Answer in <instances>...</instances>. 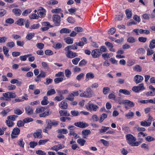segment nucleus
Wrapping results in <instances>:
<instances>
[{
    "instance_id": "nucleus-60",
    "label": "nucleus",
    "mask_w": 155,
    "mask_h": 155,
    "mask_svg": "<svg viewBox=\"0 0 155 155\" xmlns=\"http://www.w3.org/2000/svg\"><path fill=\"white\" fill-rule=\"evenodd\" d=\"M33 119L31 118L27 117L24 119L23 120V121L25 123H27L32 121H33Z\"/></svg>"
},
{
    "instance_id": "nucleus-3",
    "label": "nucleus",
    "mask_w": 155,
    "mask_h": 155,
    "mask_svg": "<svg viewBox=\"0 0 155 155\" xmlns=\"http://www.w3.org/2000/svg\"><path fill=\"white\" fill-rule=\"evenodd\" d=\"M53 21L56 26H59L61 24V17L58 15H54L52 17Z\"/></svg>"
},
{
    "instance_id": "nucleus-16",
    "label": "nucleus",
    "mask_w": 155,
    "mask_h": 155,
    "mask_svg": "<svg viewBox=\"0 0 155 155\" xmlns=\"http://www.w3.org/2000/svg\"><path fill=\"white\" fill-rule=\"evenodd\" d=\"M25 112L28 115H31L33 114V110L30 106H28L25 108Z\"/></svg>"
},
{
    "instance_id": "nucleus-17",
    "label": "nucleus",
    "mask_w": 155,
    "mask_h": 155,
    "mask_svg": "<svg viewBox=\"0 0 155 155\" xmlns=\"http://www.w3.org/2000/svg\"><path fill=\"white\" fill-rule=\"evenodd\" d=\"M91 133V131L89 130H84L81 132L82 135L84 136L83 138H86L88 137V135Z\"/></svg>"
},
{
    "instance_id": "nucleus-30",
    "label": "nucleus",
    "mask_w": 155,
    "mask_h": 155,
    "mask_svg": "<svg viewBox=\"0 0 155 155\" xmlns=\"http://www.w3.org/2000/svg\"><path fill=\"white\" fill-rule=\"evenodd\" d=\"M136 53L138 54L142 55L145 53V51L143 48H140L137 50Z\"/></svg>"
},
{
    "instance_id": "nucleus-24",
    "label": "nucleus",
    "mask_w": 155,
    "mask_h": 155,
    "mask_svg": "<svg viewBox=\"0 0 155 155\" xmlns=\"http://www.w3.org/2000/svg\"><path fill=\"white\" fill-rule=\"evenodd\" d=\"M59 106L61 109H66L68 107V105L66 102L62 101L59 104Z\"/></svg>"
},
{
    "instance_id": "nucleus-48",
    "label": "nucleus",
    "mask_w": 155,
    "mask_h": 155,
    "mask_svg": "<svg viewBox=\"0 0 155 155\" xmlns=\"http://www.w3.org/2000/svg\"><path fill=\"white\" fill-rule=\"evenodd\" d=\"M127 41L130 43H132L135 42L136 40L133 37L130 36L128 38Z\"/></svg>"
},
{
    "instance_id": "nucleus-43",
    "label": "nucleus",
    "mask_w": 155,
    "mask_h": 155,
    "mask_svg": "<svg viewBox=\"0 0 155 155\" xmlns=\"http://www.w3.org/2000/svg\"><path fill=\"white\" fill-rule=\"evenodd\" d=\"M33 136L35 138H41L42 137L41 133L39 132L34 133L33 134Z\"/></svg>"
},
{
    "instance_id": "nucleus-18",
    "label": "nucleus",
    "mask_w": 155,
    "mask_h": 155,
    "mask_svg": "<svg viewBox=\"0 0 155 155\" xmlns=\"http://www.w3.org/2000/svg\"><path fill=\"white\" fill-rule=\"evenodd\" d=\"M105 45L108 47L109 49V50L111 51L115 52V49L113 48L114 46L113 45L108 41L105 42Z\"/></svg>"
},
{
    "instance_id": "nucleus-5",
    "label": "nucleus",
    "mask_w": 155,
    "mask_h": 155,
    "mask_svg": "<svg viewBox=\"0 0 155 155\" xmlns=\"http://www.w3.org/2000/svg\"><path fill=\"white\" fill-rule=\"evenodd\" d=\"M87 109L89 110H93L94 111H96L97 109L98 108V106L92 103L89 102L86 105Z\"/></svg>"
},
{
    "instance_id": "nucleus-49",
    "label": "nucleus",
    "mask_w": 155,
    "mask_h": 155,
    "mask_svg": "<svg viewBox=\"0 0 155 155\" xmlns=\"http://www.w3.org/2000/svg\"><path fill=\"white\" fill-rule=\"evenodd\" d=\"M44 45L41 43H38L36 45V46L37 48L40 49H42L44 48Z\"/></svg>"
},
{
    "instance_id": "nucleus-20",
    "label": "nucleus",
    "mask_w": 155,
    "mask_h": 155,
    "mask_svg": "<svg viewBox=\"0 0 155 155\" xmlns=\"http://www.w3.org/2000/svg\"><path fill=\"white\" fill-rule=\"evenodd\" d=\"M59 114L61 116H69L70 114L68 112L67 110H60L59 111Z\"/></svg>"
},
{
    "instance_id": "nucleus-2",
    "label": "nucleus",
    "mask_w": 155,
    "mask_h": 155,
    "mask_svg": "<svg viewBox=\"0 0 155 155\" xmlns=\"http://www.w3.org/2000/svg\"><path fill=\"white\" fill-rule=\"evenodd\" d=\"M93 95V91L90 87H87L86 91L83 93L80 94V96L81 97L86 98L91 97Z\"/></svg>"
},
{
    "instance_id": "nucleus-14",
    "label": "nucleus",
    "mask_w": 155,
    "mask_h": 155,
    "mask_svg": "<svg viewBox=\"0 0 155 155\" xmlns=\"http://www.w3.org/2000/svg\"><path fill=\"white\" fill-rule=\"evenodd\" d=\"M142 17L145 20H148L151 18H153L155 17V15L152 14L151 15L149 14L145 13L142 15Z\"/></svg>"
},
{
    "instance_id": "nucleus-4",
    "label": "nucleus",
    "mask_w": 155,
    "mask_h": 155,
    "mask_svg": "<svg viewBox=\"0 0 155 155\" xmlns=\"http://www.w3.org/2000/svg\"><path fill=\"white\" fill-rule=\"evenodd\" d=\"M145 89L143 83H141L137 86H134L132 89V90L135 93H138L140 91Z\"/></svg>"
},
{
    "instance_id": "nucleus-62",
    "label": "nucleus",
    "mask_w": 155,
    "mask_h": 155,
    "mask_svg": "<svg viewBox=\"0 0 155 155\" xmlns=\"http://www.w3.org/2000/svg\"><path fill=\"white\" fill-rule=\"evenodd\" d=\"M14 20L12 18H8L5 21V22L6 23L10 24L14 23Z\"/></svg>"
},
{
    "instance_id": "nucleus-23",
    "label": "nucleus",
    "mask_w": 155,
    "mask_h": 155,
    "mask_svg": "<svg viewBox=\"0 0 155 155\" xmlns=\"http://www.w3.org/2000/svg\"><path fill=\"white\" fill-rule=\"evenodd\" d=\"M12 12L16 16H19L21 14V10L18 8H14L12 10Z\"/></svg>"
},
{
    "instance_id": "nucleus-35",
    "label": "nucleus",
    "mask_w": 155,
    "mask_h": 155,
    "mask_svg": "<svg viewBox=\"0 0 155 155\" xmlns=\"http://www.w3.org/2000/svg\"><path fill=\"white\" fill-rule=\"evenodd\" d=\"M3 49L4 54L7 57H8L9 56V54L8 53V49L6 46H4L3 47Z\"/></svg>"
},
{
    "instance_id": "nucleus-44",
    "label": "nucleus",
    "mask_w": 155,
    "mask_h": 155,
    "mask_svg": "<svg viewBox=\"0 0 155 155\" xmlns=\"http://www.w3.org/2000/svg\"><path fill=\"white\" fill-rule=\"evenodd\" d=\"M65 42L68 44H71L73 43V39L70 37H68L64 39Z\"/></svg>"
},
{
    "instance_id": "nucleus-39",
    "label": "nucleus",
    "mask_w": 155,
    "mask_h": 155,
    "mask_svg": "<svg viewBox=\"0 0 155 155\" xmlns=\"http://www.w3.org/2000/svg\"><path fill=\"white\" fill-rule=\"evenodd\" d=\"M34 35L35 33H29L27 35L26 38L28 40H30L34 37Z\"/></svg>"
},
{
    "instance_id": "nucleus-15",
    "label": "nucleus",
    "mask_w": 155,
    "mask_h": 155,
    "mask_svg": "<svg viewBox=\"0 0 155 155\" xmlns=\"http://www.w3.org/2000/svg\"><path fill=\"white\" fill-rule=\"evenodd\" d=\"M64 147V146L63 144H59L51 147V150L57 151L60 149L63 148Z\"/></svg>"
},
{
    "instance_id": "nucleus-8",
    "label": "nucleus",
    "mask_w": 155,
    "mask_h": 155,
    "mask_svg": "<svg viewBox=\"0 0 155 155\" xmlns=\"http://www.w3.org/2000/svg\"><path fill=\"white\" fill-rule=\"evenodd\" d=\"M42 25L43 26H45L41 28V30L43 31H47L48 29L49 28L52 27L53 26L50 25V23L48 21H45L43 22Z\"/></svg>"
},
{
    "instance_id": "nucleus-12",
    "label": "nucleus",
    "mask_w": 155,
    "mask_h": 155,
    "mask_svg": "<svg viewBox=\"0 0 155 155\" xmlns=\"http://www.w3.org/2000/svg\"><path fill=\"white\" fill-rule=\"evenodd\" d=\"M20 132V130L17 128L15 127V128L13 130V131L12 133L11 134V137L12 138H15L16 137L15 136V135H18Z\"/></svg>"
},
{
    "instance_id": "nucleus-58",
    "label": "nucleus",
    "mask_w": 155,
    "mask_h": 155,
    "mask_svg": "<svg viewBox=\"0 0 155 155\" xmlns=\"http://www.w3.org/2000/svg\"><path fill=\"white\" fill-rule=\"evenodd\" d=\"M41 64L44 69L48 70L49 69V66L46 62H43L41 63Z\"/></svg>"
},
{
    "instance_id": "nucleus-22",
    "label": "nucleus",
    "mask_w": 155,
    "mask_h": 155,
    "mask_svg": "<svg viewBox=\"0 0 155 155\" xmlns=\"http://www.w3.org/2000/svg\"><path fill=\"white\" fill-rule=\"evenodd\" d=\"M14 113L17 115H20L22 114L23 112L19 107H16L14 109Z\"/></svg>"
},
{
    "instance_id": "nucleus-25",
    "label": "nucleus",
    "mask_w": 155,
    "mask_h": 155,
    "mask_svg": "<svg viewBox=\"0 0 155 155\" xmlns=\"http://www.w3.org/2000/svg\"><path fill=\"white\" fill-rule=\"evenodd\" d=\"M49 103V101H48V97L47 96H44L43 97V100L41 102V104L42 105H47Z\"/></svg>"
},
{
    "instance_id": "nucleus-47",
    "label": "nucleus",
    "mask_w": 155,
    "mask_h": 155,
    "mask_svg": "<svg viewBox=\"0 0 155 155\" xmlns=\"http://www.w3.org/2000/svg\"><path fill=\"white\" fill-rule=\"evenodd\" d=\"M107 117V115L105 113L103 114L100 117L99 122L101 123Z\"/></svg>"
},
{
    "instance_id": "nucleus-56",
    "label": "nucleus",
    "mask_w": 155,
    "mask_h": 155,
    "mask_svg": "<svg viewBox=\"0 0 155 155\" xmlns=\"http://www.w3.org/2000/svg\"><path fill=\"white\" fill-rule=\"evenodd\" d=\"M18 117V116L16 115H12L8 116L7 117L8 120H12L14 121L15 119Z\"/></svg>"
},
{
    "instance_id": "nucleus-13",
    "label": "nucleus",
    "mask_w": 155,
    "mask_h": 155,
    "mask_svg": "<svg viewBox=\"0 0 155 155\" xmlns=\"http://www.w3.org/2000/svg\"><path fill=\"white\" fill-rule=\"evenodd\" d=\"M45 10L42 7H40L38 13V17L40 18H43L45 15Z\"/></svg>"
},
{
    "instance_id": "nucleus-40",
    "label": "nucleus",
    "mask_w": 155,
    "mask_h": 155,
    "mask_svg": "<svg viewBox=\"0 0 155 155\" xmlns=\"http://www.w3.org/2000/svg\"><path fill=\"white\" fill-rule=\"evenodd\" d=\"M46 123L47 124L46 128L51 129L52 128L51 120L49 119H47L46 120Z\"/></svg>"
},
{
    "instance_id": "nucleus-57",
    "label": "nucleus",
    "mask_w": 155,
    "mask_h": 155,
    "mask_svg": "<svg viewBox=\"0 0 155 155\" xmlns=\"http://www.w3.org/2000/svg\"><path fill=\"white\" fill-rule=\"evenodd\" d=\"M149 46L151 49H153L155 47V40H153L150 42Z\"/></svg>"
},
{
    "instance_id": "nucleus-61",
    "label": "nucleus",
    "mask_w": 155,
    "mask_h": 155,
    "mask_svg": "<svg viewBox=\"0 0 155 155\" xmlns=\"http://www.w3.org/2000/svg\"><path fill=\"white\" fill-rule=\"evenodd\" d=\"M63 78H58L54 79V82L56 84H58L60 82H62L63 80Z\"/></svg>"
},
{
    "instance_id": "nucleus-33",
    "label": "nucleus",
    "mask_w": 155,
    "mask_h": 155,
    "mask_svg": "<svg viewBox=\"0 0 155 155\" xmlns=\"http://www.w3.org/2000/svg\"><path fill=\"white\" fill-rule=\"evenodd\" d=\"M125 13L128 19H130L132 16V12L129 9H126L125 11Z\"/></svg>"
},
{
    "instance_id": "nucleus-59",
    "label": "nucleus",
    "mask_w": 155,
    "mask_h": 155,
    "mask_svg": "<svg viewBox=\"0 0 155 155\" xmlns=\"http://www.w3.org/2000/svg\"><path fill=\"white\" fill-rule=\"evenodd\" d=\"M116 31V29L114 28H110L108 31V33L109 34L113 35Z\"/></svg>"
},
{
    "instance_id": "nucleus-37",
    "label": "nucleus",
    "mask_w": 155,
    "mask_h": 155,
    "mask_svg": "<svg viewBox=\"0 0 155 155\" xmlns=\"http://www.w3.org/2000/svg\"><path fill=\"white\" fill-rule=\"evenodd\" d=\"M140 125L143 127H149L150 126L149 123L147 122V120H144L140 122Z\"/></svg>"
},
{
    "instance_id": "nucleus-27",
    "label": "nucleus",
    "mask_w": 155,
    "mask_h": 155,
    "mask_svg": "<svg viewBox=\"0 0 155 155\" xmlns=\"http://www.w3.org/2000/svg\"><path fill=\"white\" fill-rule=\"evenodd\" d=\"M119 93H122L125 95H129L130 94V91L127 90L125 89H120L119 90Z\"/></svg>"
},
{
    "instance_id": "nucleus-6",
    "label": "nucleus",
    "mask_w": 155,
    "mask_h": 155,
    "mask_svg": "<svg viewBox=\"0 0 155 155\" xmlns=\"http://www.w3.org/2000/svg\"><path fill=\"white\" fill-rule=\"evenodd\" d=\"M65 51H67L65 53L66 57L69 58H73L78 56L77 53L73 52L70 50Z\"/></svg>"
},
{
    "instance_id": "nucleus-41",
    "label": "nucleus",
    "mask_w": 155,
    "mask_h": 155,
    "mask_svg": "<svg viewBox=\"0 0 155 155\" xmlns=\"http://www.w3.org/2000/svg\"><path fill=\"white\" fill-rule=\"evenodd\" d=\"M133 68L134 70L140 72L142 71L141 67L139 65H136L133 67Z\"/></svg>"
},
{
    "instance_id": "nucleus-64",
    "label": "nucleus",
    "mask_w": 155,
    "mask_h": 155,
    "mask_svg": "<svg viewBox=\"0 0 155 155\" xmlns=\"http://www.w3.org/2000/svg\"><path fill=\"white\" fill-rule=\"evenodd\" d=\"M68 22L70 23H74L75 22L74 19L72 17H69L67 19Z\"/></svg>"
},
{
    "instance_id": "nucleus-32",
    "label": "nucleus",
    "mask_w": 155,
    "mask_h": 155,
    "mask_svg": "<svg viewBox=\"0 0 155 155\" xmlns=\"http://www.w3.org/2000/svg\"><path fill=\"white\" fill-rule=\"evenodd\" d=\"M10 82L12 84H16L18 86H20L22 84L21 82L16 79H12L11 81Z\"/></svg>"
},
{
    "instance_id": "nucleus-7",
    "label": "nucleus",
    "mask_w": 155,
    "mask_h": 155,
    "mask_svg": "<svg viewBox=\"0 0 155 155\" xmlns=\"http://www.w3.org/2000/svg\"><path fill=\"white\" fill-rule=\"evenodd\" d=\"M74 125L76 126L83 128L87 127L89 126L88 124L83 122H75L74 123Z\"/></svg>"
},
{
    "instance_id": "nucleus-51",
    "label": "nucleus",
    "mask_w": 155,
    "mask_h": 155,
    "mask_svg": "<svg viewBox=\"0 0 155 155\" xmlns=\"http://www.w3.org/2000/svg\"><path fill=\"white\" fill-rule=\"evenodd\" d=\"M109 129V127H105L104 126H102L101 129H100L99 130L100 132L101 133L106 132V131Z\"/></svg>"
},
{
    "instance_id": "nucleus-36",
    "label": "nucleus",
    "mask_w": 155,
    "mask_h": 155,
    "mask_svg": "<svg viewBox=\"0 0 155 155\" xmlns=\"http://www.w3.org/2000/svg\"><path fill=\"white\" fill-rule=\"evenodd\" d=\"M25 21L24 19L23 18H20L18 20H17L15 23H16L17 25H19V26H22L23 25L24 22Z\"/></svg>"
},
{
    "instance_id": "nucleus-1",
    "label": "nucleus",
    "mask_w": 155,
    "mask_h": 155,
    "mask_svg": "<svg viewBox=\"0 0 155 155\" xmlns=\"http://www.w3.org/2000/svg\"><path fill=\"white\" fill-rule=\"evenodd\" d=\"M127 143L132 146H137L142 142V140L140 141H135L136 138L131 134H128L126 136Z\"/></svg>"
},
{
    "instance_id": "nucleus-63",
    "label": "nucleus",
    "mask_w": 155,
    "mask_h": 155,
    "mask_svg": "<svg viewBox=\"0 0 155 155\" xmlns=\"http://www.w3.org/2000/svg\"><path fill=\"white\" fill-rule=\"evenodd\" d=\"M65 74L66 77L69 78L71 74V72L68 69H66L65 71Z\"/></svg>"
},
{
    "instance_id": "nucleus-38",
    "label": "nucleus",
    "mask_w": 155,
    "mask_h": 155,
    "mask_svg": "<svg viewBox=\"0 0 155 155\" xmlns=\"http://www.w3.org/2000/svg\"><path fill=\"white\" fill-rule=\"evenodd\" d=\"M71 30L66 28H63L60 30V32L62 33H69L71 31Z\"/></svg>"
},
{
    "instance_id": "nucleus-19",
    "label": "nucleus",
    "mask_w": 155,
    "mask_h": 155,
    "mask_svg": "<svg viewBox=\"0 0 155 155\" xmlns=\"http://www.w3.org/2000/svg\"><path fill=\"white\" fill-rule=\"evenodd\" d=\"M94 76L93 73L91 72L87 73L86 75V78L85 79V81H87L90 79H93L94 78Z\"/></svg>"
},
{
    "instance_id": "nucleus-42",
    "label": "nucleus",
    "mask_w": 155,
    "mask_h": 155,
    "mask_svg": "<svg viewBox=\"0 0 155 155\" xmlns=\"http://www.w3.org/2000/svg\"><path fill=\"white\" fill-rule=\"evenodd\" d=\"M32 10L31 9H28L25 10L22 13V15L24 16H26L28 15L31 12Z\"/></svg>"
},
{
    "instance_id": "nucleus-31",
    "label": "nucleus",
    "mask_w": 155,
    "mask_h": 155,
    "mask_svg": "<svg viewBox=\"0 0 155 155\" xmlns=\"http://www.w3.org/2000/svg\"><path fill=\"white\" fill-rule=\"evenodd\" d=\"M10 110L9 109L4 110L0 112V114L4 117L7 115L8 113L10 112Z\"/></svg>"
},
{
    "instance_id": "nucleus-52",
    "label": "nucleus",
    "mask_w": 155,
    "mask_h": 155,
    "mask_svg": "<svg viewBox=\"0 0 155 155\" xmlns=\"http://www.w3.org/2000/svg\"><path fill=\"white\" fill-rule=\"evenodd\" d=\"M74 95L72 93L69 94L68 97L67 98V99L70 101H72L74 99Z\"/></svg>"
},
{
    "instance_id": "nucleus-9",
    "label": "nucleus",
    "mask_w": 155,
    "mask_h": 155,
    "mask_svg": "<svg viewBox=\"0 0 155 155\" xmlns=\"http://www.w3.org/2000/svg\"><path fill=\"white\" fill-rule=\"evenodd\" d=\"M101 53L99 49H96L92 51L91 55L93 58H98L101 55Z\"/></svg>"
},
{
    "instance_id": "nucleus-46",
    "label": "nucleus",
    "mask_w": 155,
    "mask_h": 155,
    "mask_svg": "<svg viewBox=\"0 0 155 155\" xmlns=\"http://www.w3.org/2000/svg\"><path fill=\"white\" fill-rule=\"evenodd\" d=\"M55 93L54 89H52L47 91V96H50L54 94Z\"/></svg>"
},
{
    "instance_id": "nucleus-50",
    "label": "nucleus",
    "mask_w": 155,
    "mask_h": 155,
    "mask_svg": "<svg viewBox=\"0 0 155 155\" xmlns=\"http://www.w3.org/2000/svg\"><path fill=\"white\" fill-rule=\"evenodd\" d=\"M6 46L10 48H12L15 46V43L13 41L8 42L6 43Z\"/></svg>"
},
{
    "instance_id": "nucleus-53",
    "label": "nucleus",
    "mask_w": 155,
    "mask_h": 155,
    "mask_svg": "<svg viewBox=\"0 0 155 155\" xmlns=\"http://www.w3.org/2000/svg\"><path fill=\"white\" fill-rule=\"evenodd\" d=\"M71 114L74 116H78L80 114V113L76 110H72L71 111Z\"/></svg>"
},
{
    "instance_id": "nucleus-54",
    "label": "nucleus",
    "mask_w": 155,
    "mask_h": 155,
    "mask_svg": "<svg viewBox=\"0 0 155 155\" xmlns=\"http://www.w3.org/2000/svg\"><path fill=\"white\" fill-rule=\"evenodd\" d=\"M145 140L148 142H150L155 140L154 138L150 136H148L145 137Z\"/></svg>"
},
{
    "instance_id": "nucleus-45",
    "label": "nucleus",
    "mask_w": 155,
    "mask_h": 155,
    "mask_svg": "<svg viewBox=\"0 0 155 155\" xmlns=\"http://www.w3.org/2000/svg\"><path fill=\"white\" fill-rule=\"evenodd\" d=\"M62 11L61 9L60 8H57L52 9L51 10V12L52 13L55 14H58L60 13Z\"/></svg>"
},
{
    "instance_id": "nucleus-55",
    "label": "nucleus",
    "mask_w": 155,
    "mask_h": 155,
    "mask_svg": "<svg viewBox=\"0 0 155 155\" xmlns=\"http://www.w3.org/2000/svg\"><path fill=\"white\" fill-rule=\"evenodd\" d=\"M80 58H76L73 59L72 61V63L75 64L77 65L78 64V62L80 61Z\"/></svg>"
},
{
    "instance_id": "nucleus-21",
    "label": "nucleus",
    "mask_w": 155,
    "mask_h": 155,
    "mask_svg": "<svg viewBox=\"0 0 155 155\" xmlns=\"http://www.w3.org/2000/svg\"><path fill=\"white\" fill-rule=\"evenodd\" d=\"M46 109L45 107H40L36 108L35 112L36 113H41L45 112Z\"/></svg>"
},
{
    "instance_id": "nucleus-10",
    "label": "nucleus",
    "mask_w": 155,
    "mask_h": 155,
    "mask_svg": "<svg viewBox=\"0 0 155 155\" xmlns=\"http://www.w3.org/2000/svg\"><path fill=\"white\" fill-rule=\"evenodd\" d=\"M134 81L136 84H138L142 82L143 80V78L140 75H137L134 77Z\"/></svg>"
},
{
    "instance_id": "nucleus-34",
    "label": "nucleus",
    "mask_w": 155,
    "mask_h": 155,
    "mask_svg": "<svg viewBox=\"0 0 155 155\" xmlns=\"http://www.w3.org/2000/svg\"><path fill=\"white\" fill-rule=\"evenodd\" d=\"M77 142L81 146H83L86 142V140L82 138H79L77 140Z\"/></svg>"
},
{
    "instance_id": "nucleus-28",
    "label": "nucleus",
    "mask_w": 155,
    "mask_h": 155,
    "mask_svg": "<svg viewBox=\"0 0 155 155\" xmlns=\"http://www.w3.org/2000/svg\"><path fill=\"white\" fill-rule=\"evenodd\" d=\"M58 133L61 134H66L68 133V130L66 129H60L57 130Z\"/></svg>"
},
{
    "instance_id": "nucleus-26",
    "label": "nucleus",
    "mask_w": 155,
    "mask_h": 155,
    "mask_svg": "<svg viewBox=\"0 0 155 155\" xmlns=\"http://www.w3.org/2000/svg\"><path fill=\"white\" fill-rule=\"evenodd\" d=\"M134 115V114L132 111H129L125 115V116L127 119H130L133 118Z\"/></svg>"
},
{
    "instance_id": "nucleus-29",
    "label": "nucleus",
    "mask_w": 155,
    "mask_h": 155,
    "mask_svg": "<svg viewBox=\"0 0 155 155\" xmlns=\"http://www.w3.org/2000/svg\"><path fill=\"white\" fill-rule=\"evenodd\" d=\"M78 48L77 46L76 45H73L72 46H68L66 47L65 49V50H70L71 49L75 50L77 49Z\"/></svg>"
},
{
    "instance_id": "nucleus-11",
    "label": "nucleus",
    "mask_w": 155,
    "mask_h": 155,
    "mask_svg": "<svg viewBox=\"0 0 155 155\" xmlns=\"http://www.w3.org/2000/svg\"><path fill=\"white\" fill-rule=\"evenodd\" d=\"M119 104H127L130 107H133L134 105V104L132 102L128 100H123V102H120Z\"/></svg>"
}]
</instances>
